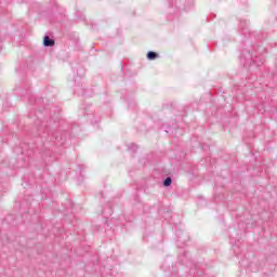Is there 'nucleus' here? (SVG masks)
<instances>
[{
    "label": "nucleus",
    "instance_id": "2",
    "mask_svg": "<svg viewBox=\"0 0 277 277\" xmlns=\"http://www.w3.org/2000/svg\"><path fill=\"white\" fill-rule=\"evenodd\" d=\"M157 57L158 54L156 52L150 51L147 53V60H157Z\"/></svg>",
    "mask_w": 277,
    "mask_h": 277
},
{
    "label": "nucleus",
    "instance_id": "1",
    "mask_svg": "<svg viewBox=\"0 0 277 277\" xmlns=\"http://www.w3.org/2000/svg\"><path fill=\"white\" fill-rule=\"evenodd\" d=\"M43 44H44V47H54L55 40L49 38V36H45L43 39Z\"/></svg>",
    "mask_w": 277,
    "mask_h": 277
},
{
    "label": "nucleus",
    "instance_id": "3",
    "mask_svg": "<svg viewBox=\"0 0 277 277\" xmlns=\"http://www.w3.org/2000/svg\"><path fill=\"white\" fill-rule=\"evenodd\" d=\"M163 185H164V187H170L172 185V177H167L163 181Z\"/></svg>",
    "mask_w": 277,
    "mask_h": 277
}]
</instances>
